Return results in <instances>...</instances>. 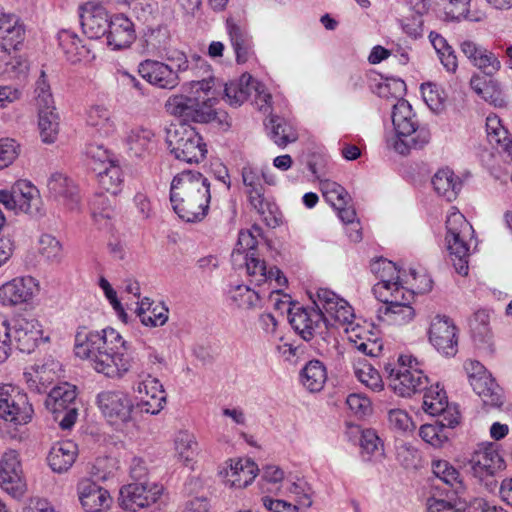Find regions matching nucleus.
Wrapping results in <instances>:
<instances>
[{
	"instance_id": "1",
	"label": "nucleus",
	"mask_w": 512,
	"mask_h": 512,
	"mask_svg": "<svg viewBox=\"0 0 512 512\" xmlns=\"http://www.w3.org/2000/svg\"><path fill=\"white\" fill-rule=\"evenodd\" d=\"M121 348H125V341L113 328L99 333L80 327L75 335V355L88 360L98 373L110 378H122L131 368V359Z\"/></svg>"
},
{
	"instance_id": "2",
	"label": "nucleus",
	"mask_w": 512,
	"mask_h": 512,
	"mask_svg": "<svg viewBox=\"0 0 512 512\" xmlns=\"http://www.w3.org/2000/svg\"><path fill=\"white\" fill-rule=\"evenodd\" d=\"M210 183L198 171L184 170L171 182L170 201L175 213L186 222L201 221L208 213Z\"/></svg>"
},
{
	"instance_id": "3",
	"label": "nucleus",
	"mask_w": 512,
	"mask_h": 512,
	"mask_svg": "<svg viewBox=\"0 0 512 512\" xmlns=\"http://www.w3.org/2000/svg\"><path fill=\"white\" fill-rule=\"evenodd\" d=\"M215 79L192 80L191 89L197 96L173 95L166 101L165 107L169 114L181 118L185 122L208 123L216 118L214 106L217 98L211 94Z\"/></svg>"
},
{
	"instance_id": "4",
	"label": "nucleus",
	"mask_w": 512,
	"mask_h": 512,
	"mask_svg": "<svg viewBox=\"0 0 512 512\" xmlns=\"http://www.w3.org/2000/svg\"><path fill=\"white\" fill-rule=\"evenodd\" d=\"M392 122L396 131L393 147L399 154L407 155L412 149H422L429 143V130L417 126L415 114L407 100L398 99L393 105Z\"/></svg>"
},
{
	"instance_id": "5",
	"label": "nucleus",
	"mask_w": 512,
	"mask_h": 512,
	"mask_svg": "<svg viewBox=\"0 0 512 512\" xmlns=\"http://www.w3.org/2000/svg\"><path fill=\"white\" fill-rule=\"evenodd\" d=\"M419 361L412 355H400L396 362L384 364L388 386L400 397H411L427 388L428 378L418 368Z\"/></svg>"
},
{
	"instance_id": "6",
	"label": "nucleus",
	"mask_w": 512,
	"mask_h": 512,
	"mask_svg": "<svg viewBox=\"0 0 512 512\" xmlns=\"http://www.w3.org/2000/svg\"><path fill=\"white\" fill-rule=\"evenodd\" d=\"M166 143L171 154L186 163H199L207 153L202 137L187 123H171L166 129Z\"/></svg>"
},
{
	"instance_id": "7",
	"label": "nucleus",
	"mask_w": 512,
	"mask_h": 512,
	"mask_svg": "<svg viewBox=\"0 0 512 512\" xmlns=\"http://www.w3.org/2000/svg\"><path fill=\"white\" fill-rule=\"evenodd\" d=\"M446 244L450 259L460 275L468 274L469 245L466 237L470 236L473 228L460 212L451 213L446 220Z\"/></svg>"
},
{
	"instance_id": "8",
	"label": "nucleus",
	"mask_w": 512,
	"mask_h": 512,
	"mask_svg": "<svg viewBox=\"0 0 512 512\" xmlns=\"http://www.w3.org/2000/svg\"><path fill=\"white\" fill-rule=\"evenodd\" d=\"M289 322L292 328L305 340L315 339L323 347L334 339L324 318L322 307H296L289 310Z\"/></svg>"
},
{
	"instance_id": "9",
	"label": "nucleus",
	"mask_w": 512,
	"mask_h": 512,
	"mask_svg": "<svg viewBox=\"0 0 512 512\" xmlns=\"http://www.w3.org/2000/svg\"><path fill=\"white\" fill-rule=\"evenodd\" d=\"M32 415L33 408L25 393L12 385H0V419L19 426L30 422Z\"/></svg>"
},
{
	"instance_id": "10",
	"label": "nucleus",
	"mask_w": 512,
	"mask_h": 512,
	"mask_svg": "<svg viewBox=\"0 0 512 512\" xmlns=\"http://www.w3.org/2000/svg\"><path fill=\"white\" fill-rule=\"evenodd\" d=\"M76 387L67 382L54 387L45 400L46 408L54 414L62 429H70L77 418Z\"/></svg>"
},
{
	"instance_id": "11",
	"label": "nucleus",
	"mask_w": 512,
	"mask_h": 512,
	"mask_svg": "<svg viewBox=\"0 0 512 512\" xmlns=\"http://www.w3.org/2000/svg\"><path fill=\"white\" fill-rule=\"evenodd\" d=\"M0 488L15 499H20L27 491L19 453L10 449L0 459Z\"/></svg>"
},
{
	"instance_id": "12",
	"label": "nucleus",
	"mask_w": 512,
	"mask_h": 512,
	"mask_svg": "<svg viewBox=\"0 0 512 512\" xmlns=\"http://www.w3.org/2000/svg\"><path fill=\"white\" fill-rule=\"evenodd\" d=\"M505 466L503 458L493 444H481L472 453L464 468L479 481L493 477Z\"/></svg>"
},
{
	"instance_id": "13",
	"label": "nucleus",
	"mask_w": 512,
	"mask_h": 512,
	"mask_svg": "<svg viewBox=\"0 0 512 512\" xmlns=\"http://www.w3.org/2000/svg\"><path fill=\"white\" fill-rule=\"evenodd\" d=\"M428 338L438 352L448 357L456 355L458 351L457 328L448 316L436 315L431 320Z\"/></svg>"
},
{
	"instance_id": "14",
	"label": "nucleus",
	"mask_w": 512,
	"mask_h": 512,
	"mask_svg": "<svg viewBox=\"0 0 512 512\" xmlns=\"http://www.w3.org/2000/svg\"><path fill=\"white\" fill-rule=\"evenodd\" d=\"M162 490V486L146 481L130 483L120 489L119 501L124 509L135 512L155 503Z\"/></svg>"
},
{
	"instance_id": "15",
	"label": "nucleus",
	"mask_w": 512,
	"mask_h": 512,
	"mask_svg": "<svg viewBox=\"0 0 512 512\" xmlns=\"http://www.w3.org/2000/svg\"><path fill=\"white\" fill-rule=\"evenodd\" d=\"M97 403L102 414L113 424L126 423L131 419L134 405L122 391H103L98 394Z\"/></svg>"
},
{
	"instance_id": "16",
	"label": "nucleus",
	"mask_w": 512,
	"mask_h": 512,
	"mask_svg": "<svg viewBox=\"0 0 512 512\" xmlns=\"http://www.w3.org/2000/svg\"><path fill=\"white\" fill-rule=\"evenodd\" d=\"M137 393L136 408L142 413L156 415L166 403V393L157 378L147 375L135 388Z\"/></svg>"
},
{
	"instance_id": "17",
	"label": "nucleus",
	"mask_w": 512,
	"mask_h": 512,
	"mask_svg": "<svg viewBox=\"0 0 512 512\" xmlns=\"http://www.w3.org/2000/svg\"><path fill=\"white\" fill-rule=\"evenodd\" d=\"M42 335V326L37 319L23 315L12 319V339L21 352H33L42 340Z\"/></svg>"
},
{
	"instance_id": "18",
	"label": "nucleus",
	"mask_w": 512,
	"mask_h": 512,
	"mask_svg": "<svg viewBox=\"0 0 512 512\" xmlns=\"http://www.w3.org/2000/svg\"><path fill=\"white\" fill-rule=\"evenodd\" d=\"M316 307H322L323 312L340 324H349L354 318L352 307L349 303L336 295L333 291L320 288L317 290L315 298L311 295Z\"/></svg>"
},
{
	"instance_id": "19",
	"label": "nucleus",
	"mask_w": 512,
	"mask_h": 512,
	"mask_svg": "<svg viewBox=\"0 0 512 512\" xmlns=\"http://www.w3.org/2000/svg\"><path fill=\"white\" fill-rule=\"evenodd\" d=\"M242 182L246 188V194L252 207L262 216L269 208V202L264 198V187L261 182L263 178L268 184H272L264 172H259L251 165L242 168Z\"/></svg>"
},
{
	"instance_id": "20",
	"label": "nucleus",
	"mask_w": 512,
	"mask_h": 512,
	"mask_svg": "<svg viewBox=\"0 0 512 512\" xmlns=\"http://www.w3.org/2000/svg\"><path fill=\"white\" fill-rule=\"evenodd\" d=\"M460 50L486 76L493 77L501 68L500 60L492 51L472 40L461 42Z\"/></svg>"
},
{
	"instance_id": "21",
	"label": "nucleus",
	"mask_w": 512,
	"mask_h": 512,
	"mask_svg": "<svg viewBox=\"0 0 512 512\" xmlns=\"http://www.w3.org/2000/svg\"><path fill=\"white\" fill-rule=\"evenodd\" d=\"M37 291L38 283L33 277H17L0 287V302L10 306L26 303Z\"/></svg>"
},
{
	"instance_id": "22",
	"label": "nucleus",
	"mask_w": 512,
	"mask_h": 512,
	"mask_svg": "<svg viewBox=\"0 0 512 512\" xmlns=\"http://www.w3.org/2000/svg\"><path fill=\"white\" fill-rule=\"evenodd\" d=\"M378 286L375 289L376 298L383 304L377 310V317L380 321L402 325L410 322L415 316V310L411 305L399 304L397 299L387 300V293L383 288Z\"/></svg>"
},
{
	"instance_id": "23",
	"label": "nucleus",
	"mask_w": 512,
	"mask_h": 512,
	"mask_svg": "<svg viewBox=\"0 0 512 512\" xmlns=\"http://www.w3.org/2000/svg\"><path fill=\"white\" fill-rule=\"evenodd\" d=\"M81 26L90 39H98L106 34L110 23L106 9L99 3L89 2L82 8Z\"/></svg>"
},
{
	"instance_id": "24",
	"label": "nucleus",
	"mask_w": 512,
	"mask_h": 512,
	"mask_svg": "<svg viewBox=\"0 0 512 512\" xmlns=\"http://www.w3.org/2000/svg\"><path fill=\"white\" fill-rule=\"evenodd\" d=\"M139 73L149 83L163 89H173L179 83V76L168 64L146 60L139 66Z\"/></svg>"
},
{
	"instance_id": "25",
	"label": "nucleus",
	"mask_w": 512,
	"mask_h": 512,
	"mask_svg": "<svg viewBox=\"0 0 512 512\" xmlns=\"http://www.w3.org/2000/svg\"><path fill=\"white\" fill-rule=\"evenodd\" d=\"M77 489L80 503L87 512H100L111 504L109 492L90 479L80 481Z\"/></svg>"
},
{
	"instance_id": "26",
	"label": "nucleus",
	"mask_w": 512,
	"mask_h": 512,
	"mask_svg": "<svg viewBox=\"0 0 512 512\" xmlns=\"http://www.w3.org/2000/svg\"><path fill=\"white\" fill-rule=\"evenodd\" d=\"M470 87L479 97L494 107L503 108L507 105V99L499 82L492 77L474 73L470 79Z\"/></svg>"
},
{
	"instance_id": "27",
	"label": "nucleus",
	"mask_w": 512,
	"mask_h": 512,
	"mask_svg": "<svg viewBox=\"0 0 512 512\" xmlns=\"http://www.w3.org/2000/svg\"><path fill=\"white\" fill-rule=\"evenodd\" d=\"M106 33L108 45L115 50L129 47L136 38L132 21L123 14L110 19Z\"/></svg>"
},
{
	"instance_id": "28",
	"label": "nucleus",
	"mask_w": 512,
	"mask_h": 512,
	"mask_svg": "<svg viewBox=\"0 0 512 512\" xmlns=\"http://www.w3.org/2000/svg\"><path fill=\"white\" fill-rule=\"evenodd\" d=\"M14 193L17 195V212H24L31 216L43 214L42 201L38 189L27 180H18L14 183Z\"/></svg>"
},
{
	"instance_id": "29",
	"label": "nucleus",
	"mask_w": 512,
	"mask_h": 512,
	"mask_svg": "<svg viewBox=\"0 0 512 512\" xmlns=\"http://www.w3.org/2000/svg\"><path fill=\"white\" fill-rule=\"evenodd\" d=\"M49 194L61 200L69 209H74L78 203V192L74 182L65 174L54 172L47 181Z\"/></svg>"
},
{
	"instance_id": "30",
	"label": "nucleus",
	"mask_w": 512,
	"mask_h": 512,
	"mask_svg": "<svg viewBox=\"0 0 512 512\" xmlns=\"http://www.w3.org/2000/svg\"><path fill=\"white\" fill-rule=\"evenodd\" d=\"M76 456L77 445L72 441H63L56 443L51 448L47 460L54 472L62 473L73 465Z\"/></svg>"
},
{
	"instance_id": "31",
	"label": "nucleus",
	"mask_w": 512,
	"mask_h": 512,
	"mask_svg": "<svg viewBox=\"0 0 512 512\" xmlns=\"http://www.w3.org/2000/svg\"><path fill=\"white\" fill-rule=\"evenodd\" d=\"M24 28L17 16L2 14L0 17V45L5 50L16 49L24 39Z\"/></svg>"
},
{
	"instance_id": "32",
	"label": "nucleus",
	"mask_w": 512,
	"mask_h": 512,
	"mask_svg": "<svg viewBox=\"0 0 512 512\" xmlns=\"http://www.w3.org/2000/svg\"><path fill=\"white\" fill-rule=\"evenodd\" d=\"M58 42L67 61L71 64H77L89 59V48L82 44V41L74 32L69 30L60 31L58 33Z\"/></svg>"
},
{
	"instance_id": "33",
	"label": "nucleus",
	"mask_w": 512,
	"mask_h": 512,
	"mask_svg": "<svg viewBox=\"0 0 512 512\" xmlns=\"http://www.w3.org/2000/svg\"><path fill=\"white\" fill-rule=\"evenodd\" d=\"M432 185L435 192L447 201L457 198L462 188V181L449 168L438 170L432 178Z\"/></svg>"
},
{
	"instance_id": "34",
	"label": "nucleus",
	"mask_w": 512,
	"mask_h": 512,
	"mask_svg": "<svg viewBox=\"0 0 512 512\" xmlns=\"http://www.w3.org/2000/svg\"><path fill=\"white\" fill-rule=\"evenodd\" d=\"M470 385L485 406L499 408L503 405L502 390L489 373Z\"/></svg>"
},
{
	"instance_id": "35",
	"label": "nucleus",
	"mask_w": 512,
	"mask_h": 512,
	"mask_svg": "<svg viewBox=\"0 0 512 512\" xmlns=\"http://www.w3.org/2000/svg\"><path fill=\"white\" fill-rule=\"evenodd\" d=\"M126 143L132 155L145 157L155 148V134L151 129L140 126L129 132Z\"/></svg>"
},
{
	"instance_id": "36",
	"label": "nucleus",
	"mask_w": 512,
	"mask_h": 512,
	"mask_svg": "<svg viewBox=\"0 0 512 512\" xmlns=\"http://www.w3.org/2000/svg\"><path fill=\"white\" fill-rule=\"evenodd\" d=\"M256 87L257 80L250 74L244 73L238 81L226 84L224 92L231 105L239 106L253 94Z\"/></svg>"
},
{
	"instance_id": "37",
	"label": "nucleus",
	"mask_w": 512,
	"mask_h": 512,
	"mask_svg": "<svg viewBox=\"0 0 512 512\" xmlns=\"http://www.w3.org/2000/svg\"><path fill=\"white\" fill-rule=\"evenodd\" d=\"M258 472L257 465L250 459H240L231 466L227 473L228 481L232 487L245 488L256 477Z\"/></svg>"
},
{
	"instance_id": "38",
	"label": "nucleus",
	"mask_w": 512,
	"mask_h": 512,
	"mask_svg": "<svg viewBox=\"0 0 512 512\" xmlns=\"http://www.w3.org/2000/svg\"><path fill=\"white\" fill-rule=\"evenodd\" d=\"M327 380L324 364L318 360L309 361L301 372V381L310 392H319Z\"/></svg>"
},
{
	"instance_id": "39",
	"label": "nucleus",
	"mask_w": 512,
	"mask_h": 512,
	"mask_svg": "<svg viewBox=\"0 0 512 512\" xmlns=\"http://www.w3.org/2000/svg\"><path fill=\"white\" fill-rule=\"evenodd\" d=\"M371 271L379 279L373 287V292L378 286H384V290L389 292L395 282L399 280V275L395 264L386 259H379L371 264Z\"/></svg>"
},
{
	"instance_id": "40",
	"label": "nucleus",
	"mask_w": 512,
	"mask_h": 512,
	"mask_svg": "<svg viewBox=\"0 0 512 512\" xmlns=\"http://www.w3.org/2000/svg\"><path fill=\"white\" fill-rule=\"evenodd\" d=\"M39 129L42 141L48 144L54 143L59 133V117L55 107L38 110Z\"/></svg>"
},
{
	"instance_id": "41",
	"label": "nucleus",
	"mask_w": 512,
	"mask_h": 512,
	"mask_svg": "<svg viewBox=\"0 0 512 512\" xmlns=\"http://www.w3.org/2000/svg\"><path fill=\"white\" fill-rule=\"evenodd\" d=\"M87 124L96 128L101 134L108 135L115 130V123L108 108L95 105L87 112Z\"/></svg>"
},
{
	"instance_id": "42",
	"label": "nucleus",
	"mask_w": 512,
	"mask_h": 512,
	"mask_svg": "<svg viewBox=\"0 0 512 512\" xmlns=\"http://www.w3.org/2000/svg\"><path fill=\"white\" fill-rule=\"evenodd\" d=\"M470 332L474 341L488 343L492 338L490 313L485 309L477 310L469 322Z\"/></svg>"
},
{
	"instance_id": "43",
	"label": "nucleus",
	"mask_w": 512,
	"mask_h": 512,
	"mask_svg": "<svg viewBox=\"0 0 512 512\" xmlns=\"http://www.w3.org/2000/svg\"><path fill=\"white\" fill-rule=\"evenodd\" d=\"M434 475L442 480L445 484L451 486L455 493L458 494L464 490L463 481L459 471L445 460L433 462Z\"/></svg>"
},
{
	"instance_id": "44",
	"label": "nucleus",
	"mask_w": 512,
	"mask_h": 512,
	"mask_svg": "<svg viewBox=\"0 0 512 512\" xmlns=\"http://www.w3.org/2000/svg\"><path fill=\"white\" fill-rule=\"evenodd\" d=\"M100 186L115 196L120 191L123 182L122 170L118 164L110 163L104 169L96 172Z\"/></svg>"
},
{
	"instance_id": "45",
	"label": "nucleus",
	"mask_w": 512,
	"mask_h": 512,
	"mask_svg": "<svg viewBox=\"0 0 512 512\" xmlns=\"http://www.w3.org/2000/svg\"><path fill=\"white\" fill-rule=\"evenodd\" d=\"M227 29L231 44L236 54L238 63H244L248 59V38L244 30L233 21H227Z\"/></svg>"
},
{
	"instance_id": "46",
	"label": "nucleus",
	"mask_w": 512,
	"mask_h": 512,
	"mask_svg": "<svg viewBox=\"0 0 512 512\" xmlns=\"http://www.w3.org/2000/svg\"><path fill=\"white\" fill-rule=\"evenodd\" d=\"M447 403L446 393L443 389L439 388V385L431 386L424 393L423 410L432 416L440 414L447 406Z\"/></svg>"
},
{
	"instance_id": "47",
	"label": "nucleus",
	"mask_w": 512,
	"mask_h": 512,
	"mask_svg": "<svg viewBox=\"0 0 512 512\" xmlns=\"http://www.w3.org/2000/svg\"><path fill=\"white\" fill-rule=\"evenodd\" d=\"M356 378L372 391H381L384 387L379 372L371 365L365 362H358L354 367Z\"/></svg>"
},
{
	"instance_id": "48",
	"label": "nucleus",
	"mask_w": 512,
	"mask_h": 512,
	"mask_svg": "<svg viewBox=\"0 0 512 512\" xmlns=\"http://www.w3.org/2000/svg\"><path fill=\"white\" fill-rule=\"evenodd\" d=\"M321 191L326 201L333 208L340 207V205H348L350 201L348 192L336 182L330 180L321 181Z\"/></svg>"
},
{
	"instance_id": "49",
	"label": "nucleus",
	"mask_w": 512,
	"mask_h": 512,
	"mask_svg": "<svg viewBox=\"0 0 512 512\" xmlns=\"http://www.w3.org/2000/svg\"><path fill=\"white\" fill-rule=\"evenodd\" d=\"M39 253L51 263H60L63 259V247L59 240L49 234L39 238Z\"/></svg>"
},
{
	"instance_id": "50",
	"label": "nucleus",
	"mask_w": 512,
	"mask_h": 512,
	"mask_svg": "<svg viewBox=\"0 0 512 512\" xmlns=\"http://www.w3.org/2000/svg\"><path fill=\"white\" fill-rule=\"evenodd\" d=\"M6 52L4 50L0 55V77L19 78L25 75L29 68L27 61L11 58Z\"/></svg>"
},
{
	"instance_id": "51",
	"label": "nucleus",
	"mask_w": 512,
	"mask_h": 512,
	"mask_svg": "<svg viewBox=\"0 0 512 512\" xmlns=\"http://www.w3.org/2000/svg\"><path fill=\"white\" fill-rule=\"evenodd\" d=\"M174 444L179 460L185 463L193 460L197 443L192 434L186 431H180L175 437Z\"/></svg>"
},
{
	"instance_id": "52",
	"label": "nucleus",
	"mask_w": 512,
	"mask_h": 512,
	"mask_svg": "<svg viewBox=\"0 0 512 512\" xmlns=\"http://www.w3.org/2000/svg\"><path fill=\"white\" fill-rule=\"evenodd\" d=\"M270 122L272 124L271 138L275 144L285 147L288 143L296 141L297 136L295 132L286 122L279 118H272Z\"/></svg>"
},
{
	"instance_id": "53",
	"label": "nucleus",
	"mask_w": 512,
	"mask_h": 512,
	"mask_svg": "<svg viewBox=\"0 0 512 512\" xmlns=\"http://www.w3.org/2000/svg\"><path fill=\"white\" fill-rule=\"evenodd\" d=\"M244 258L247 273L250 277L254 278L255 283L261 285L267 282L268 269L265 261L258 258L255 252L247 253Z\"/></svg>"
},
{
	"instance_id": "54",
	"label": "nucleus",
	"mask_w": 512,
	"mask_h": 512,
	"mask_svg": "<svg viewBox=\"0 0 512 512\" xmlns=\"http://www.w3.org/2000/svg\"><path fill=\"white\" fill-rule=\"evenodd\" d=\"M231 298L240 308L244 309L253 308L260 301L258 293L246 285H237L231 291Z\"/></svg>"
},
{
	"instance_id": "55",
	"label": "nucleus",
	"mask_w": 512,
	"mask_h": 512,
	"mask_svg": "<svg viewBox=\"0 0 512 512\" xmlns=\"http://www.w3.org/2000/svg\"><path fill=\"white\" fill-rule=\"evenodd\" d=\"M88 165L95 173L107 167L115 161L110 158L109 152L99 145H90L87 148Z\"/></svg>"
},
{
	"instance_id": "56",
	"label": "nucleus",
	"mask_w": 512,
	"mask_h": 512,
	"mask_svg": "<svg viewBox=\"0 0 512 512\" xmlns=\"http://www.w3.org/2000/svg\"><path fill=\"white\" fill-rule=\"evenodd\" d=\"M169 318V309L164 303H157L148 313L142 316L141 323L150 328L163 326Z\"/></svg>"
},
{
	"instance_id": "57",
	"label": "nucleus",
	"mask_w": 512,
	"mask_h": 512,
	"mask_svg": "<svg viewBox=\"0 0 512 512\" xmlns=\"http://www.w3.org/2000/svg\"><path fill=\"white\" fill-rule=\"evenodd\" d=\"M12 342V320L0 314V363L9 357Z\"/></svg>"
},
{
	"instance_id": "58",
	"label": "nucleus",
	"mask_w": 512,
	"mask_h": 512,
	"mask_svg": "<svg viewBox=\"0 0 512 512\" xmlns=\"http://www.w3.org/2000/svg\"><path fill=\"white\" fill-rule=\"evenodd\" d=\"M20 145L12 138L0 139V170L10 166L19 156Z\"/></svg>"
},
{
	"instance_id": "59",
	"label": "nucleus",
	"mask_w": 512,
	"mask_h": 512,
	"mask_svg": "<svg viewBox=\"0 0 512 512\" xmlns=\"http://www.w3.org/2000/svg\"><path fill=\"white\" fill-rule=\"evenodd\" d=\"M419 436L430 445L440 447L448 440V436L444 433L443 427L436 424H424L419 429Z\"/></svg>"
},
{
	"instance_id": "60",
	"label": "nucleus",
	"mask_w": 512,
	"mask_h": 512,
	"mask_svg": "<svg viewBox=\"0 0 512 512\" xmlns=\"http://www.w3.org/2000/svg\"><path fill=\"white\" fill-rule=\"evenodd\" d=\"M36 102L38 110L54 107V100L50 91V85L47 82L45 72L42 71L36 83Z\"/></svg>"
},
{
	"instance_id": "61",
	"label": "nucleus",
	"mask_w": 512,
	"mask_h": 512,
	"mask_svg": "<svg viewBox=\"0 0 512 512\" xmlns=\"http://www.w3.org/2000/svg\"><path fill=\"white\" fill-rule=\"evenodd\" d=\"M350 340L353 343L355 349L364 355L371 357H377L380 355L383 345L378 339H364L361 335L355 334V338L350 336Z\"/></svg>"
},
{
	"instance_id": "62",
	"label": "nucleus",
	"mask_w": 512,
	"mask_h": 512,
	"mask_svg": "<svg viewBox=\"0 0 512 512\" xmlns=\"http://www.w3.org/2000/svg\"><path fill=\"white\" fill-rule=\"evenodd\" d=\"M421 92L426 104L433 110L441 109L443 98L441 97L438 87L432 83H425L421 85Z\"/></svg>"
},
{
	"instance_id": "63",
	"label": "nucleus",
	"mask_w": 512,
	"mask_h": 512,
	"mask_svg": "<svg viewBox=\"0 0 512 512\" xmlns=\"http://www.w3.org/2000/svg\"><path fill=\"white\" fill-rule=\"evenodd\" d=\"M346 403L351 411L357 415H366L371 411V401L361 394H350Z\"/></svg>"
},
{
	"instance_id": "64",
	"label": "nucleus",
	"mask_w": 512,
	"mask_h": 512,
	"mask_svg": "<svg viewBox=\"0 0 512 512\" xmlns=\"http://www.w3.org/2000/svg\"><path fill=\"white\" fill-rule=\"evenodd\" d=\"M388 421L391 427L400 431H406L413 425L409 415L401 409L390 410Z\"/></svg>"
}]
</instances>
